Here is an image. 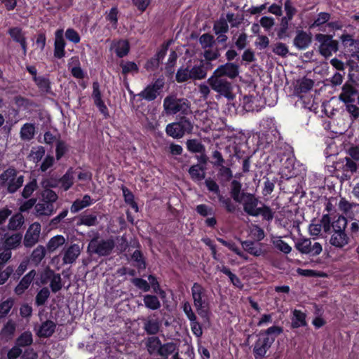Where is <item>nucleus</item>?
I'll list each match as a JSON object with an SVG mask.
<instances>
[{
	"instance_id": "c85d7f7f",
	"label": "nucleus",
	"mask_w": 359,
	"mask_h": 359,
	"mask_svg": "<svg viewBox=\"0 0 359 359\" xmlns=\"http://www.w3.org/2000/svg\"><path fill=\"white\" fill-rule=\"evenodd\" d=\"M176 353H179L177 344L172 341H170L165 344L161 343L158 355L167 358L169 355H173L174 354H176Z\"/></svg>"
},
{
	"instance_id": "49530a36",
	"label": "nucleus",
	"mask_w": 359,
	"mask_h": 359,
	"mask_svg": "<svg viewBox=\"0 0 359 359\" xmlns=\"http://www.w3.org/2000/svg\"><path fill=\"white\" fill-rule=\"evenodd\" d=\"M213 30L215 34H226L229 31V25L226 20L224 17L220 18L214 23Z\"/></svg>"
},
{
	"instance_id": "cd10ccee",
	"label": "nucleus",
	"mask_w": 359,
	"mask_h": 359,
	"mask_svg": "<svg viewBox=\"0 0 359 359\" xmlns=\"http://www.w3.org/2000/svg\"><path fill=\"white\" fill-rule=\"evenodd\" d=\"M34 210L36 216H50L54 213L55 208L53 204L41 201L36 203Z\"/></svg>"
},
{
	"instance_id": "e433bc0d",
	"label": "nucleus",
	"mask_w": 359,
	"mask_h": 359,
	"mask_svg": "<svg viewBox=\"0 0 359 359\" xmlns=\"http://www.w3.org/2000/svg\"><path fill=\"white\" fill-rule=\"evenodd\" d=\"M189 173L191 179L194 181H201L205 177V169L199 164H196L190 167Z\"/></svg>"
},
{
	"instance_id": "f3484780",
	"label": "nucleus",
	"mask_w": 359,
	"mask_h": 359,
	"mask_svg": "<svg viewBox=\"0 0 359 359\" xmlns=\"http://www.w3.org/2000/svg\"><path fill=\"white\" fill-rule=\"evenodd\" d=\"M5 229L0 228V240L4 239V246L6 249L12 250L17 249L20 246L22 243V235L20 233H15L10 236H6L4 233Z\"/></svg>"
},
{
	"instance_id": "13d9d810",
	"label": "nucleus",
	"mask_w": 359,
	"mask_h": 359,
	"mask_svg": "<svg viewBox=\"0 0 359 359\" xmlns=\"http://www.w3.org/2000/svg\"><path fill=\"white\" fill-rule=\"evenodd\" d=\"M80 224L88 226H95L98 224L97 218L94 215H84L80 218Z\"/></svg>"
},
{
	"instance_id": "9b49d317",
	"label": "nucleus",
	"mask_w": 359,
	"mask_h": 359,
	"mask_svg": "<svg viewBox=\"0 0 359 359\" xmlns=\"http://www.w3.org/2000/svg\"><path fill=\"white\" fill-rule=\"evenodd\" d=\"M40 280L43 284L50 283V287L53 293L60 291L63 285L60 274L55 273L49 267L46 268L41 273Z\"/></svg>"
},
{
	"instance_id": "f03ea898",
	"label": "nucleus",
	"mask_w": 359,
	"mask_h": 359,
	"mask_svg": "<svg viewBox=\"0 0 359 359\" xmlns=\"http://www.w3.org/2000/svg\"><path fill=\"white\" fill-rule=\"evenodd\" d=\"M212 68L210 62L200 60L198 65L193 67H180L176 73V81L178 83L185 82L188 80H202L208 74V71Z\"/></svg>"
},
{
	"instance_id": "680f3d73",
	"label": "nucleus",
	"mask_w": 359,
	"mask_h": 359,
	"mask_svg": "<svg viewBox=\"0 0 359 359\" xmlns=\"http://www.w3.org/2000/svg\"><path fill=\"white\" fill-rule=\"evenodd\" d=\"M13 305V301L11 299H7L0 304V319L8 315Z\"/></svg>"
},
{
	"instance_id": "bf43d9fd",
	"label": "nucleus",
	"mask_w": 359,
	"mask_h": 359,
	"mask_svg": "<svg viewBox=\"0 0 359 359\" xmlns=\"http://www.w3.org/2000/svg\"><path fill=\"white\" fill-rule=\"evenodd\" d=\"M319 224L325 233H327L330 232L331 228H332V222H331V218L329 214L323 215Z\"/></svg>"
},
{
	"instance_id": "58836bf2",
	"label": "nucleus",
	"mask_w": 359,
	"mask_h": 359,
	"mask_svg": "<svg viewBox=\"0 0 359 359\" xmlns=\"http://www.w3.org/2000/svg\"><path fill=\"white\" fill-rule=\"evenodd\" d=\"M143 302L145 306L151 310H157L161 306L158 298L155 295H144L143 298Z\"/></svg>"
},
{
	"instance_id": "393cba45",
	"label": "nucleus",
	"mask_w": 359,
	"mask_h": 359,
	"mask_svg": "<svg viewBox=\"0 0 359 359\" xmlns=\"http://www.w3.org/2000/svg\"><path fill=\"white\" fill-rule=\"evenodd\" d=\"M81 253L79 245L72 244L64 252L63 263L65 264L74 263Z\"/></svg>"
},
{
	"instance_id": "aec40b11",
	"label": "nucleus",
	"mask_w": 359,
	"mask_h": 359,
	"mask_svg": "<svg viewBox=\"0 0 359 359\" xmlns=\"http://www.w3.org/2000/svg\"><path fill=\"white\" fill-rule=\"evenodd\" d=\"M341 43L351 54V57L359 53V40L354 39L350 34H342L340 36Z\"/></svg>"
},
{
	"instance_id": "603ef678",
	"label": "nucleus",
	"mask_w": 359,
	"mask_h": 359,
	"mask_svg": "<svg viewBox=\"0 0 359 359\" xmlns=\"http://www.w3.org/2000/svg\"><path fill=\"white\" fill-rule=\"evenodd\" d=\"M199 43L203 49H206L212 48L215 43V40L212 35L205 33L199 37Z\"/></svg>"
},
{
	"instance_id": "4468645a",
	"label": "nucleus",
	"mask_w": 359,
	"mask_h": 359,
	"mask_svg": "<svg viewBox=\"0 0 359 359\" xmlns=\"http://www.w3.org/2000/svg\"><path fill=\"white\" fill-rule=\"evenodd\" d=\"M243 206L244 211L249 215L253 217L258 216L257 207L259 200L252 194L243 192V198L241 203Z\"/></svg>"
},
{
	"instance_id": "09e8293b",
	"label": "nucleus",
	"mask_w": 359,
	"mask_h": 359,
	"mask_svg": "<svg viewBox=\"0 0 359 359\" xmlns=\"http://www.w3.org/2000/svg\"><path fill=\"white\" fill-rule=\"evenodd\" d=\"M123 195L124 197L125 202L130 205L131 208L135 210V212L138 211L137 204L134 200L133 194L126 187H122Z\"/></svg>"
},
{
	"instance_id": "052dcab7",
	"label": "nucleus",
	"mask_w": 359,
	"mask_h": 359,
	"mask_svg": "<svg viewBox=\"0 0 359 359\" xmlns=\"http://www.w3.org/2000/svg\"><path fill=\"white\" fill-rule=\"evenodd\" d=\"M273 52L279 56L285 57L288 54L289 50L285 43L278 42L274 45Z\"/></svg>"
},
{
	"instance_id": "6ab92c4d",
	"label": "nucleus",
	"mask_w": 359,
	"mask_h": 359,
	"mask_svg": "<svg viewBox=\"0 0 359 359\" xmlns=\"http://www.w3.org/2000/svg\"><path fill=\"white\" fill-rule=\"evenodd\" d=\"M143 322V328L148 334L154 335L159 332L161 323L155 314L149 316Z\"/></svg>"
},
{
	"instance_id": "c9c22d12",
	"label": "nucleus",
	"mask_w": 359,
	"mask_h": 359,
	"mask_svg": "<svg viewBox=\"0 0 359 359\" xmlns=\"http://www.w3.org/2000/svg\"><path fill=\"white\" fill-rule=\"evenodd\" d=\"M46 248L43 245H38L30 255V261L35 265H38L46 256Z\"/></svg>"
},
{
	"instance_id": "a878e982",
	"label": "nucleus",
	"mask_w": 359,
	"mask_h": 359,
	"mask_svg": "<svg viewBox=\"0 0 359 359\" xmlns=\"http://www.w3.org/2000/svg\"><path fill=\"white\" fill-rule=\"evenodd\" d=\"M55 328L56 324L52 320H47L39 326L36 334L39 337L48 338L55 332Z\"/></svg>"
},
{
	"instance_id": "5fc2aeb1",
	"label": "nucleus",
	"mask_w": 359,
	"mask_h": 359,
	"mask_svg": "<svg viewBox=\"0 0 359 359\" xmlns=\"http://www.w3.org/2000/svg\"><path fill=\"white\" fill-rule=\"evenodd\" d=\"M50 296V291L47 287H43L36 294L35 304L36 306H42L45 304Z\"/></svg>"
},
{
	"instance_id": "6e6d98bb",
	"label": "nucleus",
	"mask_w": 359,
	"mask_h": 359,
	"mask_svg": "<svg viewBox=\"0 0 359 359\" xmlns=\"http://www.w3.org/2000/svg\"><path fill=\"white\" fill-rule=\"evenodd\" d=\"M118 11L116 7H113L107 13L106 19L111 24L113 29H116L118 27Z\"/></svg>"
},
{
	"instance_id": "f257e3e1",
	"label": "nucleus",
	"mask_w": 359,
	"mask_h": 359,
	"mask_svg": "<svg viewBox=\"0 0 359 359\" xmlns=\"http://www.w3.org/2000/svg\"><path fill=\"white\" fill-rule=\"evenodd\" d=\"M283 332L281 327L271 326L264 332H260L253 346V353L255 359H262L275 341L276 336Z\"/></svg>"
},
{
	"instance_id": "9d476101",
	"label": "nucleus",
	"mask_w": 359,
	"mask_h": 359,
	"mask_svg": "<svg viewBox=\"0 0 359 359\" xmlns=\"http://www.w3.org/2000/svg\"><path fill=\"white\" fill-rule=\"evenodd\" d=\"M115 243L112 238L100 239L94 238L88 243V250L91 254L107 256L112 252Z\"/></svg>"
},
{
	"instance_id": "4be33fe9",
	"label": "nucleus",
	"mask_w": 359,
	"mask_h": 359,
	"mask_svg": "<svg viewBox=\"0 0 359 359\" xmlns=\"http://www.w3.org/2000/svg\"><path fill=\"white\" fill-rule=\"evenodd\" d=\"M357 96L358 90L352 85L345 83L342 87L339 99L345 103H351L355 101Z\"/></svg>"
},
{
	"instance_id": "7c9ffc66",
	"label": "nucleus",
	"mask_w": 359,
	"mask_h": 359,
	"mask_svg": "<svg viewBox=\"0 0 359 359\" xmlns=\"http://www.w3.org/2000/svg\"><path fill=\"white\" fill-rule=\"evenodd\" d=\"M93 203L91 197L86 194L82 199H76L72 205L70 210L72 213H76L81 210L90 206Z\"/></svg>"
},
{
	"instance_id": "412c9836",
	"label": "nucleus",
	"mask_w": 359,
	"mask_h": 359,
	"mask_svg": "<svg viewBox=\"0 0 359 359\" xmlns=\"http://www.w3.org/2000/svg\"><path fill=\"white\" fill-rule=\"evenodd\" d=\"M311 43V35L304 31H298L293 40L294 46L299 50H305Z\"/></svg>"
},
{
	"instance_id": "3c124183",
	"label": "nucleus",
	"mask_w": 359,
	"mask_h": 359,
	"mask_svg": "<svg viewBox=\"0 0 359 359\" xmlns=\"http://www.w3.org/2000/svg\"><path fill=\"white\" fill-rule=\"evenodd\" d=\"M121 67L122 68V73L124 75L128 74H137L139 72V67L134 62L128 61L126 62H121Z\"/></svg>"
},
{
	"instance_id": "c756f323",
	"label": "nucleus",
	"mask_w": 359,
	"mask_h": 359,
	"mask_svg": "<svg viewBox=\"0 0 359 359\" xmlns=\"http://www.w3.org/2000/svg\"><path fill=\"white\" fill-rule=\"evenodd\" d=\"M161 345V341L158 337H148L145 341V346L150 355H158Z\"/></svg>"
},
{
	"instance_id": "5701e85b",
	"label": "nucleus",
	"mask_w": 359,
	"mask_h": 359,
	"mask_svg": "<svg viewBox=\"0 0 359 359\" xmlns=\"http://www.w3.org/2000/svg\"><path fill=\"white\" fill-rule=\"evenodd\" d=\"M8 32L14 41L20 44L23 54L25 55L27 53V41L22 29L17 27H12L9 29Z\"/></svg>"
},
{
	"instance_id": "bb28decb",
	"label": "nucleus",
	"mask_w": 359,
	"mask_h": 359,
	"mask_svg": "<svg viewBox=\"0 0 359 359\" xmlns=\"http://www.w3.org/2000/svg\"><path fill=\"white\" fill-rule=\"evenodd\" d=\"M243 248L250 253V255L259 257L264 255L262 250V244L260 243H255L251 241H245L241 242Z\"/></svg>"
},
{
	"instance_id": "0e129e2a",
	"label": "nucleus",
	"mask_w": 359,
	"mask_h": 359,
	"mask_svg": "<svg viewBox=\"0 0 359 359\" xmlns=\"http://www.w3.org/2000/svg\"><path fill=\"white\" fill-rule=\"evenodd\" d=\"M257 212H259L258 216L261 215L263 218L267 221H271L273 218V212L267 205H264L262 207L259 208Z\"/></svg>"
},
{
	"instance_id": "e2e57ef3",
	"label": "nucleus",
	"mask_w": 359,
	"mask_h": 359,
	"mask_svg": "<svg viewBox=\"0 0 359 359\" xmlns=\"http://www.w3.org/2000/svg\"><path fill=\"white\" fill-rule=\"evenodd\" d=\"M42 201L53 205L57 199V195L53 190L46 189L42 194Z\"/></svg>"
},
{
	"instance_id": "4d7b16f0",
	"label": "nucleus",
	"mask_w": 359,
	"mask_h": 359,
	"mask_svg": "<svg viewBox=\"0 0 359 359\" xmlns=\"http://www.w3.org/2000/svg\"><path fill=\"white\" fill-rule=\"evenodd\" d=\"M36 187H37L36 180L35 179H34L25 186L23 191L22 192V197L25 198H29L33 194V192L36 189Z\"/></svg>"
},
{
	"instance_id": "2f4dec72",
	"label": "nucleus",
	"mask_w": 359,
	"mask_h": 359,
	"mask_svg": "<svg viewBox=\"0 0 359 359\" xmlns=\"http://www.w3.org/2000/svg\"><path fill=\"white\" fill-rule=\"evenodd\" d=\"M314 81L312 79L303 77L297 81V84L295 86V91L297 93H307L312 89Z\"/></svg>"
},
{
	"instance_id": "a18cd8bd",
	"label": "nucleus",
	"mask_w": 359,
	"mask_h": 359,
	"mask_svg": "<svg viewBox=\"0 0 359 359\" xmlns=\"http://www.w3.org/2000/svg\"><path fill=\"white\" fill-rule=\"evenodd\" d=\"M114 48L116 55L123 57L129 52V44L127 41L121 40L114 44Z\"/></svg>"
},
{
	"instance_id": "ea45409f",
	"label": "nucleus",
	"mask_w": 359,
	"mask_h": 359,
	"mask_svg": "<svg viewBox=\"0 0 359 359\" xmlns=\"http://www.w3.org/2000/svg\"><path fill=\"white\" fill-rule=\"evenodd\" d=\"M187 149L191 153L203 154L205 147L201 141L196 139L188 140L186 142Z\"/></svg>"
},
{
	"instance_id": "f8f14e48",
	"label": "nucleus",
	"mask_w": 359,
	"mask_h": 359,
	"mask_svg": "<svg viewBox=\"0 0 359 359\" xmlns=\"http://www.w3.org/2000/svg\"><path fill=\"white\" fill-rule=\"evenodd\" d=\"M295 248L301 253L309 255L311 256H317L323 250L320 243L316 242L312 245L309 238H299L295 243Z\"/></svg>"
},
{
	"instance_id": "de8ad7c7",
	"label": "nucleus",
	"mask_w": 359,
	"mask_h": 359,
	"mask_svg": "<svg viewBox=\"0 0 359 359\" xmlns=\"http://www.w3.org/2000/svg\"><path fill=\"white\" fill-rule=\"evenodd\" d=\"M24 224V217L20 214H15L9 219L8 228L10 230H17Z\"/></svg>"
},
{
	"instance_id": "473e14b6",
	"label": "nucleus",
	"mask_w": 359,
	"mask_h": 359,
	"mask_svg": "<svg viewBox=\"0 0 359 359\" xmlns=\"http://www.w3.org/2000/svg\"><path fill=\"white\" fill-rule=\"evenodd\" d=\"M35 134V127L33 123H26L20 128V137L24 141L31 140Z\"/></svg>"
},
{
	"instance_id": "a19ab883",
	"label": "nucleus",
	"mask_w": 359,
	"mask_h": 359,
	"mask_svg": "<svg viewBox=\"0 0 359 359\" xmlns=\"http://www.w3.org/2000/svg\"><path fill=\"white\" fill-rule=\"evenodd\" d=\"M60 187L65 191L68 190L74 184V171L69 169L67 172L62 177L59 182Z\"/></svg>"
},
{
	"instance_id": "b1692460",
	"label": "nucleus",
	"mask_w": 359,
	"mask_h": 359,
	"mask_svg": "<svg viewBox=\"0 0 359 359\" xmlns=\"http://www.w3.org/2000/svg\"><path fill=\"white\" fill-rule=\"evenodd\" d=\"M36 273L35 270H31L27 273L20 281L15 288V292L17 294L20 295L25 292V291L29 287L31 283L33 281Z\"/></svg>"
},
{
	"instance_id": "79ce46f5",
	"label": "nucleus",
	"mask_w": 359,
	"mask_h": 359,
	"mask_svg": "<svg viewBox=\"0 0 359 359\" xmlns=\"http://www.w3.org/2000/svg\"><path fill=\"white\" fill-rule=\"evenodd\" d=\"M241 184L237 180H233L231 187V196L237 203H241L243 198V192L241 193Z\"/></svg>"
},
{
	"instance_id": "69168bd1",
	"label": "nucleus",
	"mask_w": 359,
	"mask_h": 359,
	"mask_svg": "<svg viewBox=\"0 0 359 359\" xmlns=\"http://www.w3.org/2000/svg\"><path fill=\"white\" fill-rule=\"evenodd\" d=\"M65 36L69 41L74 43H78L81 40L79 33L72 28H68L66 30Z\"/></svg>"
},
{
	"instance_id": "a211bd4d",
	"label": "nucleus",
	"mask_w": 359,
	"mask_h": 359,
	"mask_svg": "<svg viewBox=\"0 0 359 359\" xmlns=\"http://www.w3.org/2000/svg\"><path fill=\"white\" fill-rule=\"evenodd\" d=\"M66 43L63 37V30L57 29L55 33L54 42V57L56 58H62L65 55Z\"/></svg>"
},
{
	"instance_id": "20e7f679",
	"label": "nucleus",
	"mask_w": 359,
	"mask_h": 359,
	"mask_svg": "<svg viewBox=\"0 0 359 359\" xmlns=\"http://www.w3.org/2000/svg\"><path fill=\"white\" fill-rule=\"evenodd\" d=\"M191 292L197 313L202 318H207L210 306L207 290L201 284L194 283Z\"/></svg>"
},
{
	"instance_id": "37998d69",
	"label": "nucleus",
	"mask_w": 359,
	"mask_h": 359,
	"mask_svg": "<svg viewBox=\"0 0 359 359\" xmlns=\"http://www.w3.org/2000/svg\"><path fill=\"white\" fill-rule=\"evenodd\" d=\"M33 342L32 334L29 331L22 332L16 339V344L20 347L28 346Z\"/></svg>"
},
{
	"instance_id": "864d4df0",
	"label": "nucleus",
	"mask_w": 359,
	"mask_h": 359,
	"mask_svg": "<svg viewBox=\"0 0 359 359\" xmlns=\"http://www.w3.org/2000/svg\"><path fill=\"white\" fill-rule=\"evenodd\" d=\"M203 55L205 60V62L211 63V61L217 60L220 56V53L217 48H209L204 49Z\"/></svg>"
},
{
	"instance_id": "423d86ee",
	"label": "nucleus",
	"mask_w": 359,
	"mask_h": 359,
	"mask_svg": "<svg viewBox=\"0 0 359 359\" xmlns=\"http://www.w3.org/2000/svg\"><path fill=\"white\" fill-rule=\"evenodd\" d=\"M24 182V176L18 175L16 170L8 168L0 175V187L9 193L15 192L20 188Z\"/></svg>"
},
{
	"instance_id": "c03bdc74",
	"label": "nucleus",
	"mask_w": 359,
	"mask_h": 359,
	"mask_svg": "<svg viewBox=\"0 0 359 359\" xmlns=\"http://www.w3.org/2000/svg\"><path fill=\"white\" fill-rule=\"evenodd\" d=\"M218 269L221 272H222L224 274L226 275L229 278L230 281L234 286L239 288H241L243 287V284L240 278L236 274L233 273L229 268H227L225 266H222Z\"/></svg>"
},
{
	"instance_id": "1a4fd4ad",
	"label": "nucleus",
	"mask_w": 359,
	"mask_h": 359,
	"mask_svg": "<svg viewBox=\"0 0 359 359\" xmlns=\"http://www.w3.org/2000/svg\"><path fill=\"white\" fill-rule=\"evenodd\" d=\"M316 40L319 43L318 50L321 55L327 58L337 52L339 43L333 39L332 35L318 34L316 35Z\"/></svg>"
},
{
	"instance_id": "0eeeda50",
	"label": "nucleus",
	"mask_w": 359,
	"mask_h": 359,
	"mask_svg": "<svg viewBox=\"0 0 359 359\" xmlns=\"http://www.w3.org/2000/svg\"><path fill=\"white\" fill-rule=\"evenodd\" d=\"M194 129V123L186 116L180 117L177 121L166 126L165 132L174 139L182 138L184 134H190Z\"/></svg>"
},
{
	"instance_id": "8fccbe9b",
	"label": "nucleus",
	"mask_w": 359,
	"mask_h": 359,
	"mask_svg": "<svg viewBox=\"0 0 359 359\" xmlns=\"http://www.w3.org/2000/svg\"><path fill=\"white\" fill-rule=\"evenodd\" d=\"M34 81L41 91L43 93H49L50 91V82L48 79L39 76L34 77Z\"/></svg>"
},
{
	"instance_id": "f704fd0d",
	"label": "nucleus",
	"mask_w": 359,
	"mask_h": 359,
	"mask_svg": "<svg viewBox=\"0 0 359 359\" xmlns=\"http://www.w3.org/2000/svg\"><path fill=\"white\" fill-rule=\"evenodd\" d=\"M271 243L273 247L284 254H289L292 251V247L281 239L280 236H273Z\"/></svg>"
},
{
	"instance_id": "338daca9",
	"label": "nucleus",
	"mask_w": 359,
	"mask_h": 359,
	"mask_svg": "<svg viewBox=\"0 0 359 359\" xmlns=\"http://www.w3.org/2000/svg\"><path fill=\"white\" fill-rule=\"evenodd\" d=\"M196 211L203 217L214 215L212 208L205 204L198 205L196 208Z\"/></svg>"
},
{
	"instance_id": "39448f33",
	"label": "nucleus",
	"mask_w": 359,
	"mask_h": 359,
	"mask_svg": "<svg viewBox=\"0 0 359 359\" xmlns=\"http://www.w3.org/2000/svg\"><path fill=\"white\" fill-rule=\"evenodd\" d=\"M163 109L167 115H175L179 113L187 116L191 113L190 102L186 98H178L174 95L165 97Z\"/></svg>"
},
{
	"instance_id": "6e6552de",
	"label": "nucleus",
	"mask_w": 359,
	"mask_h": 359,
	"mask_svg": "<svg viewBox=\"0 0 359 359\" xmlns=\"http://www.w3.org/2000/svg\"><path fill=\"white\" fill-rule=\"evenodd\" d=\"M208 83L211 88L227 98L229 100H233L235 95L233 93V86L230 81L226 78L220 76H217L212 73V76L208 79Z\"/></svg>"
},
{
	"instance_id": "dca6fc26",
	"label": "nucleus",
	"mask_w": 359,
	"mask_h": 359,
	"mask_svg": "<svg viewBox=\"0 0 359 359\" xmlns=\"http://www.w3.org/2000/svg\"><path fill=\"white\" fill-rule=\"evenodd\" d=\"M213 74L224 78L228 77L231 79L236 78L239 74V66L233 62H226L219 65Z\"/></svg>"
},
{
	"instance_id": "4c0bfd02",
	"label": "nucleus",
	"mask_w": 359,
	"mask_h": 359,
	"mask_svg": "<svg viewBox=\"0 0 359 359\" xmlns=\"http://www.w3.org/2000/svg\"><path fill=\"white\" fill-rule=\"evenodd\" d=\"M306 325V315L304 313L299 310H294L293 311V318L292 319V327L294 328H298L303 327Z\"/></svg>"
},
{
	"instance_id": "72a5a7b5",
	"label": "nucleus",
	"mask_w": 359,
	"mask_h": 359,
	"mask_svg": "<svg viewBox=\"0 0 359 359\" xmlns=\"http://www.w3.org/2000/svg\"><path fill=\"white\" fill-rule=\"evenodd\" d=\"M65 238L62 235L52 237L48 242L46 248L49 252H53L65 243Z\"/></svg>"
},
{
	"instance_id": "774afa93",
	"label": "nucleus",
	"mask_w": 359,
	"mask_h": 359,
	"mask_svg": "<svg viewBox=\"0 0 359 359\" xmlns=\"http://www.w3.org/2000/svg\"><path fill=\"white\" fill-rule=\"evenodd\" d=\"M284 8L286 13V16L284 18L287 20H291L296 13V8L292 5L290 0H286L284 4Z\"/></svg>"
},
{
	"instance_id": "2eb2a0df",
	"label": "nucleus",
	"mask_w": 359,
	"mask_h": 359,
	"mask_svg": "<svg viewBox=\"0 0 359 359\" xmlns=\"http://www.w3.org/2000/svg\"><path fill=\"white\" fill-rule=\"evenodd\" d=\"M41 226L39 222H34L27 230L23 243L26 248H32L39 242Z\"/></svg>"
},
{
	"instance_id": "ddd939ff",
	"label": "nucleus",
	"mask_w": 359,
	"mask_h": 359,
	"mask_svg": "<svg viewBox=\"0 0 359 359\" xmlns=\"http://www.w3.org/2000/svg\"><path fill=\"white\" fill-rule=\"evenodd\" d=\"M163 85V80L158 79L154 83L148 85L142 91L137 94V96L147 101H153L157 97Z\"/></svg>"
},
{
	"instance_id": "7ed1b4c3",
	"label": "nucleus",
	"mask_w": 359,
	"mask_h": 359,
	"mask_svg": "<svg viewBox=\"0 0 359 359\" xmlns=\"http://www.w3.org/2000/svg\"><path fill=\"white\" fill-rule=\"evenodd\" d=\"M332 233L330 238L331 245L341 249L350 242V238L345 230L347 226V219L344 216H339L332 224Z\"/></svg>"
}]
</instances>
